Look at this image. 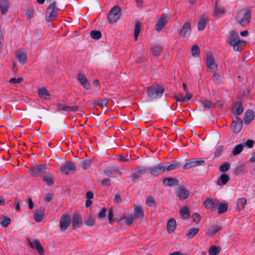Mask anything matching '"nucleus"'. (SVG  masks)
I'll return each instance as SVG.
<instances>
[{"label": "nucleus", "instance_id": "obj_1", "mask_svg": "<svg viewBox=\"0 0 255 255\" xmlns=\"http://www.w3.org/2000/svg\"><path fill=\"white\" fill-rule=\"evenodd\" d=\"M236 21L243 26H245L250 22L251 12L248 9H241L237 13Z\"/></svg>", "mask_w": 255, "mask_h": 255}, {"label": "nucleus", "instance_id": "obj_2", "mask_svg": "<svg viewBox=\"0 0 255 255\" xmlns=\"http://www.w3.org/2000/svg\"><path fill=\"white\" fill-rule=\"evenodd\" d=\"M147 94L149 97L156 99L161 97L164 91L163 88L159 85L153 84L147 87Z\"/></svg>", "mask_w": 255, "mask_h": 255}, {"label": "nucleus", "instance_id": "obj_3", "mask_svg": "<svg viewBox=\"0 0 255 255\" xmlns=\"http://www.w3.org/2000/svg\"><path fill=\"white\" fill-rule=\"evenodd\" d=\"M121 15V8L118 5L114 6L111 9L108 13V20L111 23H115L120 19Z\"/></svg>", "mask_w": 255, "mask_h": 255}, {"label": "nucleus", "instance_id": "obj_4", "mask_svg": "<svg viewBox=\"0 0 255 255\" xmlns=\"http://www.w3.org/2000/svg\"><path fill=\"white\" fill-rule=\"evenodd\" d=\"M46 167L47 165L45 164L36 165L33 169L28 168V171L30 175L33 177L37 176L42 177L45 173Z\"/></svg>", "mask_w": 255, "mask_h": 255}, {"label": "nucleus", "instance_id": "obj_5", "mask_svg": "<svg viewBox=\"0 0 255 255\" xmlns=\"http://www.w3.org/2000/svg\"><path fill=\"white\" fill-rule=\"evenodd\" d=\"M56 3L55 1L52 2L47 7L46 11L47 21H51L57 15V10L56 8Z\"/></svg>", "mask_w": 255, "mask_h": 255}, {"label": "nucleus", "instance_id": "obj_6", "mask_svg": "<svg viewBox=\"0 0 255 255\" xmlns=\"http://www.w3.org/2000/svg\"><path fill=\"white\" fill-rule=\"evenodd\" d=\"M60 170L66 174H69L70 172L75 173L76 171V164L73 162L67 161L61 166Z\"/></svg>", "mask_w": 255, "mask_h": 255}, {"label": "nucleus", "instance_id": "obj_7", "mask_svg": "<svg viewBox=\"0 0 255 255\" xmlns=\"http://www.w3.org/2000/svg\"><path fill=\"white\" fill-rule=\"evenodd\" d=\"M70 218L68 214L61 216L60 220V228L62 232L65 231L70 225Z\"/></svg>", "mask_w": 255, "mask_h": 255}, {"label": "nucleus", "instance_id": "obj_8", "mask_svg": "<svg viewBox=\"0 0 255 255\" xmlns=\"http://www.w3.org/2000/svg\"><path fill=\"white\" fill-rule=\"evenodd\" d=\"M206 58L207 67L212 72L215 71L217 70V65L214 57L211 54L207 53Z\"/></svg>", "mask_w": 255, "mask_h": 255}, {"label": "nucleus", "instance_id": "obj_9", "mask_svg": "<svg viewBox=\"0 0 255 255\" xmlns=\"http://www.w3.org/2000/svg\"><path fill=\"white\" fill-rule=\"evenodd\" d=\"M165 166L162 163L149 168L148 171L152 175L158 176L165 172Z\"/></svg>", "mask_w": 255, "mask_h": 255}, {"label": "nucleus", "instance_id": "obj_10", "mask_svg": "<svg viewBox=\"0 0 255 255\" xmlns=\"http://www.w3.org/2000/svg\"><path fill=\"white\" fill-rule=\"evenodd\" d=\"M176 194L180 200H183L188 198L189 192L184 186H181L176 189Z\"/></svg>", "mask_w": 255, "mask_h": 255}, {"label": "nucleus", "instance_id": "obj_11", "mask_svg": "<svg viewBox=\"0 0 255 255\" xmlns=\"http://www.w3.org/2000/svg\"><path fill=\"white\" fill-rule=\"evenodd\" d=\"M169 18L170 15L169 14L162 15L156 24V30L160 31L167 23Z\"/></svg>", "mask_w": 255, "mask_h": 255}, {"label": "nucleus", "instance_id": "obj_12", "mask_svg": "<svg viewBox=\"0 0 255 255\" xmlns=\"http://www.w3.org/2000/svg\"><path fill=\"white\" fill-rule=\"evenodd\" d=\"M30 247L35 249L40 255H44L45 254L44 249L38 240H33L32 242L28 241Z\"/></svg>", "mask_w": 255, "mask_h": 255}, {"label": "nucleus", "instance_id": "obj_13", "mask_svg": "<svg viewBox=\"0 0 255 255\" xmlns=\"http://www.w3.org/2000/svg\"><path fill=\"white\" fill-rule=\"evenodd\" d=\"M15 57L18 62L22 65L27 62V54L24 49L18 50L16 53Z\"/></svg>", "mask_w": 255, "mask_h": 255}, {"label": "nucleus", "instance_id": "obj_14", "mask_svg": "<svg viewBox=\"0 0 255 255\" xmlns=\"http://www.w3.org/2000/svg\"><path fill=\"white\" fill-rule=\"evenodd\" d=\"M191 32V21L186 22L180 30L179 34L182 37H185L190 35Z\"/></svg>", "mask_w": 255, "mask_h": 255}, {"label": "nucleus", "instance_id": "obj_15", "mask_svg": "<svg viewBox=\"0 0 255 255\" xmlns=\"http://www.w3.org/2000/svg\"><path fill=\"white\" fill-rule=\"evenodd\" d=\"M244 111V107L242 102H237L234 104V106L232 109V113L234 116L237 117L241 115Z\"/></svg>", "mask_w": 255, "mask_h": 255}, {"label": "nucleus", "instance_id": "obj_16", "mask_svg": "<svg viewBox=\"0 0 255 255\" xmlns=\"http://www.w3.org/2000/svg\"><path fill=\"white\" fill-rule=\"evenodd\" d=\"M45 209L44 207H41L40 209L35 210L33 213V218L35 221L40 222L42 221Z\"/></svg>", "mask_w": 255, "mask_h": 255}, {"label": "nucleus", "instance_id": "obj_17", "mask_svg": "<svg viewBox=\"0 0 255 255\" xmlns=\"http://www.w3.org/2000/svg\"><path fill=\"white\" fill-rule=\"evenodd\" d=\"M72 223L73 229L79 228L82 225V218L79 213H76L73 215Z\"/></svg>", "mask_w": 255, "mask_h": 255}, {"label": "nucleus", "instance_id": "obj_18", "mask_svg": "<svg viewBox=\"0 0 255 255\" xmlns=\"http://www.w3.org/2000/svg\"><path fill=\"white\" fill-rule=\"evenodd\" d=\"M192 94L190 93L186 94L185 96H184L183 94L178 93L173 96L174 98L177 102H184L190 100L192 98Z\"/></svg>", "mask_w": 255, "mask_h": 255}, {"label": "nucleus", "instance_id": "obj_19", "mask_svg": "<svg viewBox=\"0 0 255 255\" xmlns=\"http://www.w3.org/2000/svg\"><path fill=\"white\" fill-rule=\"evenodd\" d=\"M164 166H165V171H171L174 169L181 166L182 164L180 162L177 160H173L170 163L164 162L163 163Z\"/></svg>", "mask_w": 255, "mask_h": 255}, {"label": "nucleus", "instance_id": "obj_20", "mask_svg": "<svg viewBox=\"0 0 255 255\" xmlns=\"http://www.w3.org/2000/svg\"><path fill=\"white\" fill-rule=\"evenodd\" d=\"M81 85L86 89L88 90L90 88V84L87 80L86 76L82 73H79L77 78Z\"/></svg>", "mask_w": 255, "mask_h": 255}, {"label": "nucleus", "instance_id": "obj_21", "mask_svg": "<svg viewBox=\"0 0 255 255\" xmlns=\"http://www.w3.org/2000/svg\"><path fill=\"white\" fill-rule=\"evenodd\" d=\"M236 121H233V132L235 133H238L240 132L243 127V122L238 117H236Z\"/></svg>", "mask_w": 255, "mask_h": 255}, {"label": "nucleus", "instance_id": "obj_22", "mask_svg": "<svg viewBox=\"0 0 255 255\" xmlns=\"http://www.w3.org/2000/svg\"><path fill=\"white\" fill-rule=\"evenodd\" d=\"M244 122L246 125H249L254 119L255 114L252 110H248L244 114Z\"/></svg>", "mask_w": 255, "mask_h": 255}, {"label": "nucleus", "instance_id": "obj_23", "mask_svg": "<svg viewBox=\"0 0 255 255\" xmlns=\"http://www.w3.org/2000/svg\"><path fill=\"white\" fill-rule=\"evenodd\" d=\"M223 229L222 225H212L206 231V235L208 236L215 235L219 231Z\"/></svg>", "mask_w": 255, "mask_h": 255}, {"label": "nucleus", "instance_id": "obj_24", "mask_svg": "<svg viewBox=\"0 0 255 255\" xmlns=\"http://www.w3.org/2000/svg\"><path fill=\"white\" fill-rule=\"evenodd\" d=\"M216 203L217 202H214L212 199L207 198L204 202V205L206 209L212 211H215L216 210Z\"/></svg>", "mask_w": 255, "mask_h": 255}, {"label": "nucleus", "instance_id": "obj_25", "mask_svg": "<svg viewBox=\"0 0 255 255\" xmlns=\"http://www.w3.org/2000/svg\"><path fill=\"white\" fill-rule=\"evenodd\" d=\"M57 108L58 111H65L68 112L76 111L78 109V106H67L62 104L57 105Z\"/></svg>", "mask_w": 255, "mask_h": 255}, {"label": "nucleus", "instance_id": "obj_26", "mask_svg": "<svg viewBox=\"0 0 255 255\" xmlns=\"http://www.w3.org/2000/svg\"><path fill=\"white\" fill-rule=\"evenodd\" d=\"M10 7L8 0H0V8L2 14H4L7 12Z\"/></svg>", "mask_w": 255, "mask_h": 255}, {"label": "nucleus", "instance_id": "obj_27", "mask_svg": "<svg viewBox=\"0 0 255 255\" xmlns=\"http://www.w3.org/2000/svg\"><path fill=\"white\" fill-rule=\"evenodd\" d=\"M42 178L48 186H52L54 184V176L52 174L46 173L43 175Z\"/></svg>", "mask_w": 255, "mask_h": 255}, {"label": "nucleus", "instance_id": "obj_28", "mask_svg": "<svg viewBox=\"0 0 255 255\" xmlns=\"http://www.w3.org/2000/svg\"><path fill=\"white\" fill-rule=\"evenodd\" d=\"M163 184L168 186H173L177 185L178 184V180L174 178H166L163 180Z\"/></svg>", "mask_w": 255, "mask_h": 255}, {"label": "nucleus", "instance_id": "obj_29", "mask_svg": "<svg viewBox=\"0 0 255 255\" xmlns=\"http://www.w3.org/2000/svg\"><path fill=\"white\" fill-rule=\"evenodd\" d=\"M176 227V221L173 218L170 219L167 223V231L169 233L173 232Z\"/></svg>", "mask_w": 255, "mask_h": 255}, {"label": "nucleus", "instance_id": "obj_30", "mask_svg": "<svg viewBox=\"0 0 255 255\" xmlns=\"http://www.w3.org/2000/svg\"><path fill=\"white\" fill-rule=\"evenodd\" d=\"M216 207H218V213L219 214L226 212L228 209V204L226 203H220L217 200Z\"/></svg>", "mask_w": 255, "mask_h": 255}, {"label": "nucleus", "instance_id": "obj_31", "mask_svg": "<svg viewBox=\"0 0 255 255\" xmlns=\"http://www.w3.org/2000/svg\"><path fill=\"white\" fill-rule=\"evenodd\" d=\"M230 180L229 176L223 173L221 175L218 180L217 181V184L219 185H225Z\"/></svg>", "mask_w": 255, "mask_h": 255}, {"label": "nucleus", "instance_id": "obj_32", "mask_svg": "<svg viewBox=\"0 0 255 255\" xmlns=\"http://www.w3.org/2000/svg\"><path fill=\"white\" fill-rule=\"evenodd\" d=\"M230 39L229 44L230 45L237 44V41L239 39L238 34L235 31L232 30L230 33Z\"/></svg>", "mask_w": 255, "mask_h": 255}, {"label": "nucleus", "instance_id": "obj_33", "mask_svg": "<svg viewBox=\"0 0 255 255\" xmlns=\"http://www.w3.org/2000/svg\"><path fill=\"white\" fill-rule=\"evenodd\" d=\"M180 213L184 220H187L189 218V212L188 208L187 206H184L180 209Z\"/></svg>", "mask_w": 255, "mask_h": 255}, {"label": "nucleus", "instance_id": "obj_34", "mask_svg": "<svg viewBox=\"0 0 255 255\" xmlns=\"http://www.w3.org/2000/svg\"><path fill=\"white\" fill-rule=\"evenodd\" d=\"M135 219L143 217V212L141 207L139 206H136L134 208V215Z\"/></svg>", "mask_w": 255, "mask_h": 255}, {"label": "nucleus", "instance_id": "obj_35", "mask_svg": "<svg viewBox=\"0 0 255 255\" xmlns=\"http://www.w3.org/2000/svg\"><path fill=\"white\" fill-rule=\"evenodd\" d=\"M199 231V229L197 228H192L190 229L186 232V235L187 237L191 239L194 237L195 235H196Z\"/></svg>", "mask_w": 255, "mask_h": 255}, {"label": "nucleus", "instance_id": "obj_36", "mask_svg": "<svg viewBox=\"0 0 255 255\" xmlns=\"http://www.w3.org/2000/svg\"><path fill=\"white\" fill-rule=\"evenodd\" d=\"M140 22L137 20L136 21L134 29V39L136 41L140 31Z\"/></svg>", "mask_w": 255, "mask_h": 255}, {"label": "nucleus", "instance_id": "obj_37", "mask_svg": "<svg viewBox=\"0 0 255 255\" xmlns=\"http://www.w3.org/2000/svg\"><path fill=\"white\" fill-rule=\"evenodd\" d=\"M220 247L213 245L209 248V253L211 255H217L220 253Z\"/></svg>", "mask_w": 255, "mask_h": 255}, {"label": "nucleus", "instance_id": "obj_38", "mask_svg": "<svg viewBox=\"0 0 255 255\" xmlns=\"http://www.w3.org/2000/svg\"><path fill=\"white\" fill-rule=\"evenodd\" d=\"M244 145L242 144H239L236 145L232 151L233 155L235 156L240 153L243 150Z\"/></svg>", "mask_w": 255, "mask_h": 255}, {"label": "nucleus", "instance_id": "obj_39", "mask_svg": "<svg viewBox=\"0 0 255 255\" xmlns=\"http://www.w3.org/2000/svg\"><path fill=\"white\" fill-rule=\"evenodd\" d=\"M247 203V200L245 198H242L238 199L237 203V209L239 211L243 209Z\"/></svg>", "mask_w": 255, "mask_h": 255}, {"label": "nucleus", "instance_id": "obj_40", "mask_svg": "<svg viewBox=\"0 0 255 255\" xmlns=\"http://www.w3.org/2000/svg\"><path fill=\"white\" fill-rule=\"evenodd\" d=\"M95 219L94 218L91 216L85 217L84 220V224L88 226H93L95 224Z\"/></svg>", "mask_w": 255, "mask_h": 255}, {"label": "nucleus", "instance_id": "obj_41", "mask_svg": "<svg viewBox=\"0 0 255 255\" xmlns=\"http://www.w3.org/2000/svg\"><path fill=\"white\" fill-rule=\"evenodd\" d=\"M200 48L197 44L194 45L191 48L192 55L194 57H197L199 56Z\"/></svg>", "mask_w": 255, "mask_h": 255}, {"label": "nucleus", "instance_id": "obj_42", "mask_svg": "<svg viewBox=\"0 0 255 255\" xmlns=\"http://www.w3.org/2000/svg\"><path fill=\"white\" fill-rule=\"evenodd\" d=\"M218 2L216 1L215 2V8L214 10V14L215 16H219L221 15L225 12V10L223 7H218L217 6Z\"/></svg>", "mask_w": 255, "mask_h": 255}, {"label": "nucleus", "instance_id": "obj_43", "mask_svg": "<svg viewBox=\"0 0 255 255\" xmlns=\"http://www.w3.org/2000/svg\"><path fill=\"white\" fill-rule=\"evenodd\" d=\"M91 37L94 39H99L102 37V33L99 30H92L90 32Z\"/></svg>", "mask_w": 255, "mask_h": 255}, {"label": "nucleus", "instance_id": "obj_44", "mask_svg": "<svg viewBox=\"0 0 255 255\" xmlns=\"http://www.w3.org/2000/svg\"><path fill=\"white\" fill-rule=\"evenodd\" d=\"M206 22L207 20L204 18L201 19L198 23V29L200 31L204 30L206 26Z\"/></svg>", "mask_w": 255, "mask_h": 255}, {"label": "nucleus", "instance_id": "obj_45", "mask_svg": "<svg viewBox=\"0 0 255 255\" xmlns=\"http://www.w3.org/2000/svg\"><path fill=\"white\" fill-rule=\"evenodd\" d=\"M152 54L155 56H158L160 55L161 47L160 46H154L152 48Z\"/></svg>", "mask_w": 255, "mask_h": 255}, {"label": "nucleus", "instance_id": "obj_46", "mask_svg": "<svg viewBox=\"0 0 255 255\" xmlns=\"http://www.w3.org/2000/svg\"><path fill=\"white\" fill-rule=\"evenodd\" d=\"M230 163L228 162H225L222 165H220L219 168L220 171L222 172H225L230 169Z\"/></svg>", "mask_w": 255, "mask_h": 255}, {"label": "nucleus", "instance_id": "obj_47", "mask_svg": "<svg viewBox=\"0 0 255 255\" xmlns=\"http://www.w3.org/2000/svg\"><path fill=\"white\" fill-rule=\"evenodd\" d=\"M39 96L42 97L44 96H50V94L48 90L45 88H40L38 90Z\"/></svg>", "mask_w": 255, "mask_h": 255}, {"label": "nucleus", "instance_id": "obj_48", "mask_svg": "<svg viewBox=\"0 0 255 255\" xmlns=\"http://www.w3.org/2000/svg\"><path fill=\"white\" fill-rule=\"evenodd\" d=\"M146 204L150 207H153L156 205V202L154 198L149 196L146 199Z\"/></svg>", "mask_w": 255, "mask_h": 255}, {"label": "nucleus", "instance_id": "obj_49", "mask_svg": "<svg viewBox=\"0 0 255 255\" xmlns=\"http://www.w3.org/2000/svg\"><path fill=\"white\" fill-rule=\"evenodd\" d=\"M202 103L205 108H214L215 107V104H213L211 101L209 100H204L202 101Z\"/></svg>", "mask_w": 255, "mask_h": 255}, {"label": "nucleus", "instance_id": "obj_50", "mask_svg": "<svg viewBox=\"0 0 255 255\" xmlns=\"http://www.w3.org/2000/svg\"><path fill=\"white\" fill-rule=\"evenodd\" d=\"M192 159L194 163V165L195 167L202 165L205 162L204 160L201 158H193Z\"/></svg>", "mask_w": 255, "mask_h": 255}, {"label": "nucleus", "instance_id": "obj_51", "mask_svg": "<svg viewBox=\"0 0 255 255\" xmlns=\"http://www.w3.org/2000/svg\"><path fill=\"white\" fill-rule=\"evenodd\" d=\"M118 171V168L112 169L108 168L104 170V173L108 176H110L114 172H117Z\"/></svg>", "mask_w": 255, "mask_h": 255}, {"label": "nucleus", "instance_id": "obj_52", "mask_svg": "<svg viewBox=\"0 0 255 255\" xmlns=\"http://www.w3.org/2000/svg\"><path fill=\"white\" fill-rule=\"evenodd\" d=\"M194 163L193 162L192 159L187 160V162L183 165V167L184 169H190L193 167H195Z\"/></svg>", "mask_w": 255, "mask_h": 255}, {"label": "nucleus", "instance_id": "obj_53", "mask_svg": "<svg viewBox=\"0 0 255 255\" xmlns=\"http://www.w3.org/2000/svg\"><path fill=\"white\" fill-rule=\"evenodd\" d=\"M245 168L244 165L241 164L236 168L234 171V173L236 175H239L240 173L243 172Z\"/></svg>", "mask_w": 255, "mask_h": 255}, {"label": "nucleus", "instance_id": "obj_54", "mask_svg": "<svg viewBox=\"0 0 255 255\" xmlns=\"http://www.w3.org/2000/svg\"><path fill=\"white\" fill-rule=\"evenodd\" d=\"M106 211L107 209L105 207L102 208L98 214V218L102 219L105 218L106 216Z\"/></svg>", "mask_w": 255, "mask_h": 255}, {"label": "nucleus", "instance_id": "obj_55", "mask_svg": "<svg viewBox=\"0 0 255 255\" xmlns=\"http://www.w3.org/2000/svg\"><path fill=\"white\" fill-rule=\"evenodd\" d=\"M124 219H126V224L128 225H131L134 221V219H135L134 217L133 216V215H130L128 217L126 218H124Z\"/></svg>", "mask_w": 255, "mask_h": 255}, {"label": "nucleus", "instance_id": "obj_56", "mask_svg": "<svg viewBox=\"0 0 255 255\" xmlns=\"http://www.w3.org/2000/svg\"><path fill=\"white\" fill-rule=\"evenodd\" d=\"M10 223V219L9 218L4 217L1 222V225L3 227H7Z\"/></svg>", "mask_w": 255, "mask_h": 255}, {"label": "nucleus", "instance_id": "obj_57", "mask_svg": "<svg viewBox=\"0 0 255 255\" xmlns=\"http://www.w3.org/2000/svg\"><path fill=\"white\" fill-rule=\"evenodd\" d=\"M223 145L218 146L214 152L215 156L217 157L220 156L223 151Z\"/></svg>", "mask_w": 255, "mask_h": 255}, {"label": "nucleus", "instance_id": "obj_58", "mask_svg": "<svg viewBox=\"0 0 255 255\" xmlns=\"http://www.w3.org/2000/svg\"><path fill=\"white\" fill-rule=\"evenodd\" d=\"M23 81V78L19 77L17 79L15 78H12L10 79L9 82L12 84H17Z\"/></svg>", "mask_w": 255, "mask_h": 255}, {"label": "nucleus", "instance_id": "obj_59", "mask_svg": "<svg viewBox=\"0 0 255 255\" xmlns=\"http://www.w3.org/2000/svg\"><path fill=\"white\" fill-rule=\"evenodd\" d=\"M91 165V161L90 160H85L83 162H82V168L84 169H86L89 167H90Z\"/></svg>", "mask_w": 255, "mask_h": 255}, {"label": "nucleus", "instance_id": "obj_60", "mask_svg": "<svg viewBox=\"0 0 255 255\" xmlns=\"http://www.w3.org/2000/svg\"><path fill=\"white\" fill-rule=\"evenodd\" d=\"M53 194L52 193H48L44 197V201L46 203L50 202L53 199Z\"/></svg>", "mask_w": 255, "mask_h": 255}, {"label": "nucleus", "instance_id": "obj_61", "mask_svg": "<svg viewBox=\"0 0 255 255\" xmlns=\"http://www.w3.org/2000/svg\"><path fill=\"white\" fill-rule=\"evenodd\" d=\"M213 80L216 83L221 82V76L220 75L217 73H215L213 76Z\"/></svg>", "mask_w": 255, "mask_h": 255}, {"label": "nucleus", "instance_id": "obj_62", "mask_svg": "<svg viewBox=\"0 0 255 255\" xmlns=\"http://www.w3.org/2000/svg\"><path fill=\"white\" fill-rule=\"evenodd\" d=\"M193 220L197 223H199L201 220V216L198 213H194L192 215Z\"/></svg>", "mask_w": 255, "mask_h": 255}, {"label": "nucleus", "instance_id": "obj_63", "mask_svg": "<svg viewBox=\"0 0 255 255\" xmlns=\"http://www.w3.org/2000/svg\"><path fill=\"white\" fill-rule=\"evenodd\" d=\"M107 102H108V100L107 99H101V100H98L97 102V104L103 107L104 106L106 105Z\"/></svg>", "mask_w": 255, "mask_h": 255}, {"label": "nucleus", "instance_id": "obj_64", "mask_svg": "<svg viewBox=\"0 0 255 255\" xmlns=\"http://www.w3.org/2000/svg\"><path fill=\"white\" fill-rule=\"evenodd\" d=\"M254 143V141L253 140L248 139L245 142V144L248 147L252 148L253 146Z\"/></svg>", "mask_w": 255, "mask_h": 255}]
</instances>
